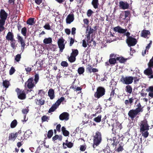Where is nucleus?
<instances>
[{"label": "nucleus", "mask_w": 153, "mask_h": 153, "mask_svg": "<svg viewBox=\"0 0 153 153\" xmlns=\"http://www.w3.org/2000/svg\"><path fill=\"white\" fill-rule=\"evenodd\" d=\"M74 20L73 14H69L66 18V22L67 24H70Z\"/></svg>", "instance_id": "20"}, {"label": "nucleus", "mask_w": 153, "mask_h": 153, "mask_svg": "<svg viewBox=\"0 0 153 153\" xmlns=\"http://www.w3.org/2000/svg\"><path fill=\"white\" fill-rule=\"evenodd\" d=\"M152 41L151 40L150 41V43L147 45L146 47V50H149V49L151 47V45L152 44Z\"/></svg>", "instance_id": "62"}, {"label": "nucleus", "mask_w": 153, "mask_h": 153, "mask_svg": "<svg viewBox=\"0 0 153 153\" xmlns=\"http://www.w3.org/2000/svg\"><path fill=\"white\" fill-rule=\"evenodd\" d=\"M61 127V125L60 124H59L57 125L56 127V129L57 131L59 132H60V128Z\"/></svg>", "instance_id": "64"}, {"label": "nucleus", "mask_w": 153, "mask_h": 153, "mask_svg": "<svg viewBox=\"0 0 153 153\" xmlns=\"http://www.w3.org/2000/svg\"><path fill=\"white\" fill-rule=\"evenodd\" d=\"M133 77L132 76H122L120 79V81L126 85H129L131 84L133 82Z\"/></svg>", "instance_id": "9"}, {"label": "nucleus", "mask_w": 153, "mask_h": 153, "mask_svg": "<svg viewBox=\"0 0 153 153\" xmlns=\"http://www.w3.org/2000/svg\"><path fill=\"white\" fill-rule=\"evenodd\" d=\"M71 87L74 89V91H81L82 89V88L80 87H77L76 88V86L74 87V86H71Z\"/></svg>", "instance_id": "51"}, {"label": "nucleus", "mask_w": 153, "mask_h": 153, "mask_svg": "<svg viewBox=\"0 0 153 153\" xmlns=\"http://www.w3.org/2000/svg\"><path fill=\"white\" fill-rule=\"evenodd\" d=\"M64 100L65 98L63 97H61L60 98L58 99L49 109L48 111V113H50L54 111L58 107L61 103Z\"/></svg>", "instance_id": "8"}, {"label": "nucleus", "mask_w": 153, "mask_h": 153, "mask_svg": "<svg viewBox=\"0 0 153 153\" xmlns=\"http://www.w3.org/2000/svg\"><path fill=\"white\" fill-rule=\"evenodd\" d=\"M102 109L101 106L99 104L95 108V110H96V113H100L102 111Z\"/></svg>", "instance_id": "44"}, {"label": "nucleus", "mask_w": 153, "mask_h": 153, "mask_svg": "<svg viewBox=\"0 0 153 153\" xmlns=\"http://www.w3.org/2000/svg\"><path fill=\"white\" fill-rule=\"evenodd\" d=\"M6 20L4 19H0V27L3 29H5L4 27L5 24V22Z\"/></svg>", "instance_id": "41"}, {"label": "nucleus", "mask_w": 153, "mask_h": 153, "mask_svg": "<svg viewBox=\"0 0 153 153\" xmlns=\"http://www.w3.org/2000/svg\"><path fill=\"white\" fill-rule=\"evenodd\" d=\"M48 95L50 99H53L55 97L54 90L52 88L50 89L48 92Z\"/></svg>", "instance_id": "21"}, {"label": "nucleus", "mask_w": 153, "mask_h": 153, "mask_svg": "<svg viewBox=\"0 0 153 153\" xmlns=\"http://www.w3.org/2000/svg\"><path fill=\"white\" fill-rule=\"evenodd\" d=\"M118 143L119 144V147L115 149V151L118 152H122L124 149L123 148L124 144L122 142L120 141H119Z\"/></svg>", "instance_id": "24"}, {"label": "nucleus", "mask_w": 153, "mask_h": 153, "mask_svg": "<svg viewBox=\"0 0 153 153\" xmlns=\"http://www.w3.org/2000/svg\"><path fill=\"white\" fill-rule=\"evenodd\" d=\"M17 39L18 40V41L20 43L22 49L24 50L26 45L25 40L19 34H17Z\"/></svg>", "instance_id": "14"}, {"label": "nucleus", "mask_w": 153, "mask_h": 153, "mask_svg": "<svg viewBox=\"0 0 153 153\" xmlns=\"http://www.w3.org/2000/svg\"><path fill=\"white\" fill-rule=\"evenodd\" d=\"M92 4L94 8H97L99 5L98 0H92Z\"/></svg>", "instance_id": "34"}, {"label": "nucleus", "mask_w": 153, "mask_h": 153, "mask_svg": "<svg viewBox=\"0 0 153 153\" xmlns=\"http://www.w3.org/2000/svg\"><path fill=\"white\" fill-rule=\"evenodd\" d=\"M25 70L27 72V74H28L30 73L31 71L32 70V68L27 67V68H25Z\"/></svg>", "instance_id": "59"}, {"label": "nucleus", "mask_w": 153, "mask_h": 153, "mask_svg": "<svg viewBox=\"0 0 153 153\" xmlns=\"http://www.w3.org/2000/svg\"><path fill=\"white\" fill-rule=\"evenodd\" d=\"M17 124V122L16 120H14L10 124V127L12 128H14L16 127Z\"/></svg>", "instance_id": "42"}, {"label": "nucleus", "mask_w": 153, "mask_h": 153, "mask_svg": "<svg viewBox=\"0 0 153 153\" xmlns=\"http://www.w3.org/2000/svg\"><path fill=\"white\" fill-rule=\"evenodd\" d=\"M29 111V109L28 108V107H27V108H24L22 110V113L26 115L27 114Z\"/></svg>", "instance_id": "49"}, {"label": "nucleus", "mask_w": 153, "mask_h": 153, "mask_svg": "<svg viewBox=\"0 0 153 153\" xmlns=\"http://www.w3.org/2000/svg\"><path fill=\"white\" fill-rule=\"evenodd\" d=\"M68 60L71 63H72L74 62L76 60V58L75 56L71 55V54L70 56H68Z\"/></svg>", "instance_id": "40"}, {"label": "nucleus", "mask_w": 153, "mask_h": 153, "mask_svg": "<svg viewBox=\"0 0 153 153\" xmlns=\"http://www.w3.org/2000/svg\"><path fill=\"white\" fill-rule=\"evenodd\" d=\"M108 142H109L110 141H111L112 143H111V145H112L113 146L115 145V146L117 145V141L115 142L114 141H112V139H110L108 140Z\"/></svg>", "instance_id": "50"}, {"label": "nucleus", "mask_w": 153, "mask_h": 153, "mask_svg": "<svg viewBox=\"0 0 153 153\" xmlns=\"http://www.w3.org/2000/svg\"><path fill=\"white\" fill-rule=\"evenodd\" d=\"M143 107L142 106L140 102L138 103L136 105L135 109L130 110L128 113V118H130L132 120L136 117V118H138L139 116H137L140 114V112L143 111Z\"/></svg>", "instance_id": "2"}, {"label": "nucleus", "mask_w": 153, "mask_h": 153, "mask_svg": "<svg viewBox=\"0 0 153 153\" xmlns=\"http://www.w3.org/2000/svg\"><path fill=\"white\" fill-rule=\"evenodd\" d=\"M74 146V143L71 142H68V143H62V147L64 149H66L67 147L69 148H72Z\"/></svg>", "instance_id": "19"}, {"label": "nucleus", "mask_w": 153, "mask_h": 153, "mask_svg": "<svg viewBox=\"0 0 153 153\" xmlns=\"http://www.w3.org/2000/svg\"><path fill=\"white\" fill-rule=\"evenodd\" d=\"M120 8L123 10L128 9L130 8V4L126 1H121L119 3Z\"/></svg>", "instance_id": "12"}, {"label": "nucleus", "mask_w": 153, "mask_h": 153, "mask_svg": "<svg viewBox=\"0 0 153 153\" xmlns=\"http://www.w3.org/2000/svg\"><path fill=\"white\" fill-rule=\"evenodd\" d=\"M116 94L115 93V89L112 88L110 94V97L108 99H107L106 101H111L114 96V95Z\"/></svg>", "instance_id": "26"}, {"label": "nucleus", "mask_w": 153, "mask_h": 153, "mask_svg": "<svg viewBox=\"0 0 153 153\" xmlns=\"http://www.w3.org/2000/svg\"><path fill=\"white\" fill-rule=\"evenodd\" d=\"M86 145H82L80 146L79 149L82 151H84L86 148Z\"/></svg>", "instance_id": "53"}, {"label": "nucleus", "mask_w": 153, "mask_h": 153, "mask_svg": "<svg viewBox=\"0 0 153 153\" xmlns=\"http://www.w3.org/2000/svg\"><path fill=\"white\" fill-rule=\"evenodd\" d=\"M21 58V54H18L15 56V60L17 62H19L20 61Z\"/></svg>", "instance_id": "48"}, {"label": "nucleus", "mask_w": 153, "mask_h": 153, "mask_svg": "<svg viewBox=\"0 0 153 153\" xmlns=\"http://www.w3.org/2000/svg\"><path fill=\"white\" fill-rule=\"evenodd\" d=\"M27 32V29L26 27H24L22 29L21 33L23 36H26Z\"/></svg>", "instance_id": "45"}, {"label": "nucleus", "mask_w": 153, "mask_h": 153, "mask_svg": "<svg viewBox=\"0 0 153 153\" xmlns=\"http://www.w3.org/2000/svg\"><path fill=\"white\" fill-rule=\"evenodd\" d=\"M125 90L126 92L131 94L132 91V88L131 85H129L126 86L125 87Z\"/></svg>", "instance_id": "29"}, {"label": "nucleus", "mask_w": 153, "mask_h": 153, "mask_svg": "<svg viewBox=\"0 0 153 153\" xmlns=\"http://www.w3.org/2000/svg\"><path fill=\"white\" fill-rule=\"evenodd\" d=\"M74 42V39L72 38H71L69 44V45L70 46H72Z\"/></svg>", "instance_id": "63"}, {"label": "nucleus", "mask_w": 153, "mask_h": 153, "mask_svg": "<svg viewBox=\"0 0 153 153\" xmlns=\"http://www.w3.org/2000/svg\"><path fill=\"white\" fill-rule=\"evenodd\" d=\"M126 42L128 46L130 47L134 46L137 44V41L136 39L129 37L126 39Z\"/></svg>", "instance_id": "10"}, {"label": "nucleus", "mask_w": 153, "mask_h": 153, "mask_svg": "<svg viewBox=\"0 0 153 153\" xmlns=\"http://www.w3.org/2000/svg\"><path fill=\"white\" fill-rule=\"evenodd\" d=\"M34 18H29L27 21V23L30 25H32L34 23Z\"/></svg>", "instance_id": "43"}, {"label": "nucleus", "mask_w": 153, "mask_h": 153, "mask_svg": "<svg viewBox=\"0 0 153 153\" xmlns=\"http://www.w3.org/2000/svg\"><path fill=\"white\" fill-rule=\"evenodd\" d=\"M34 76V82H33V78L32 77L29 78L27 81L25 82V85H27V87L29 89L33 88L39 81V74H36Z\"/></svg>", "instance_id": "4"}, {"label": "nucleus", "mask_w": 153, "mask_h": 153, "mask_svg": "<svg viewBox=\"0 0 153 153\" xmlns=\"http://www.w3.org/2000/svg\"><path fill=\"white\" fill-rule=\"evenodd\" d=\"M14 36L13 33L11 31H9L7 33L6 36V39L8 41H12L14 39Z\"/></svg>", "instance_id": "17"}, {"label": "nucleus", "mask_w": 153, "mask_h": 153, "mask_svg": "<svg viewBox=\"0 0 153 153\" xmlns=\"http://www.w3.org/2000/svg\"><path fill=\"white\" fill-rule=\"evenodd\" d=\"M86 70L88 72L91 73L92 72L95 73L98 72V70L96 68H94L91 65H88L86 68Z\"/></svg>", "instance_id": "18"}, {"label": "nucleus", "mask_w": 153, "mask_h": 153, "mask_svg": "<svg viewBox=\"0 0 153 153\" xmlns=\"http://www.w3.org/2000/svg\"><path fill=\"white\" fill-rule=\"evenodd\" d=\"M49 120L50 117L45 115L43 116L41 118V121L42 123L45 121L48 122Z\"/></svg>", "instance_id": "39"}, {"label": "nucleus", "mask_w": 153, "mask_h": 153, "mask_svg": "<svg viewBox=\"0 0 153 153\" xmlns=\"http://www.w3.org/2000/svg\"><path fill=\"white\" fill-rule=\"evenodd\" d=\"M125 14L124 18L123 19H125L126 17H128L130 14V12L128 11H126L123 12Z\"/></svg>", "instance_id": "52"}, {"label": "nucleus", "mask_w": 153, "mask_h": 153, "mask_svg": "<svg viewBox=\"0 0 153 153\" xmlns=\"http://www.w3.org/2000/svg\"><path fill=\"white\" fill-rule=\"evenodd\" d=\"M61 65L63 67H67L68 66V64L66 61H63L61 62Z\"/></svg>", "instance_id": "56"}, {"label": "nucleus", "mask_w": 153, "mask_h": 153, "mask_svg": "<svg viewBox=\"0 0 153 153\" xmlns=\"http://www.w3.org/2000/svg\"><path fill=\"white\" fill-rule=\"evenodd\" d=\"M21 133V131L19 130L18 131L16 132L15 133H11L10 134H9L8 140H12L14 141L17 137L18 134Z\"/></svg>", "instance_id": "13"}, {"label": "nucleus", "mask_w": 153, "mask_h": 153, "mask_svg": "<svg viewBox=\"0 0 153 153\" xmlns=\"http://www.w3.org/2000/svg\"><path fill=\"white\" fill-rule=\"evenodd\" d=\"M65 39L61 38L59 39L57 41V44L59 48V52H62L63 50L65 48V44L64 43Z\"/></svg>", "instance_id": "11"}, {"label": "nucleus", "mask_w": 153, "mask_h": 153, "mask_svg": "<svg viewBox=\"0 0 153 153\" xmlns=\"http://www.w3.org/2000/svg\"><path fill=\"white\" fill-rule=\"evenodd\" d=\"M116 58H110L109 59V62L110 65H114L116 63Z\"/></svg>", "instance_id": "36"}, {"label": "nucleus", "mask_w": 153, "mask_h": 153, "mask_svg": "<svg viewBox=\"0 0 153 153\" xmlns=\"http://www.w3.org/2000/svg\"><path fill=\"white\" fill-rule=\"evenodd\" d=\"M10 85V83L7 80H3V85L6 88V89L8 88Z\"/></svg>", "instance_id": "32"}, {"label": "nucleus", "mask_w": 153, "mask_h": 153, "mask_svg": "<svg viewBox=\"0 0 153 153\" xmlns=\"http://www.w3.org/2000/svg\"><path fill=\"white\" fill-rule=\"evenodd\" d=\"M116 59L121 63H125L127 60V59H125L123 57H116Z\"/></svg>", "instance_id": "37"}, {"label": "nucleus", "mask_w": 153, "mask_h": 153, "mask_svg": "<svg viewBox=\"0 0 153 153\" xmlns=\"http://www.w3.org/2000/svg\"><path fill=\"white\" fill-rule=\"evenodd\" d=\"M62 133L64 136H68L69 135V131L66 130L65 131H63V132H62Z\"/></svg>", "instance_id": "61"}, {"label": "nucleus", "mask_w": 153, "mask_h": 153, "mask_svg": "<svg viewBox=\"0 0 153 153\" xmlns=\"http://www.w3.org/2000/svg\"><path fill=\"white\" fill-rule=\"evenodd\" d=\"M102 140V134L99 131H97L93 136V147L94 148L100 143Z\"/></svg>", "instance_id": "5"}, {"label": "nucleus", "mask_w": 153, "mask_h": 153, "mask_svg": "<svg viewBox=\"0 0 153 153\" xmlns=\"http://www.w3.org/2000/svg\"><path fill=\"white\" fill-rule=\"evenodd\" d=\"M38 94H40V95L42 96H44L45 94V91H44L43 90H39V92H38Z\"/></svg>", "instance_id": "55"}, {"label": "nucleus", "mask_w": 153, "mask_h": 153, "mask_svg": "<svg viewBox=\"0 0 153 153\" xmlns=\"http://www.w3.org/2000/svg\"><path fill=\"white\" fill-rule=\"evenodd\" d=\"M62 139V136L61 135L56 134L52 137V141L55 142L56 140H58L59 141H61Z\"/></svg>", "instance_id": "27"}, {"label": "nucleus", "mask_w": 153, "mask_h": 153, "mask_svg": "<svg viewBox=\"0 0 153 153\" xmlns=\"http://www.w3.org/2000/svg\"><path fill=\"white\" fill-rule=\"evenodd\" d=\"M44 27L46 30H50L51 29L50 25L49 23H46L44 26Z\"/></svg>", "instance_id": "58"}, {"label": "nucleus", "mask_w": 153, "mask_h": 153, "mask_svg": "<svg viewBox=\"0 0 153 153\" xmlns=\"http://www.w3.org/2000/svg\"><path fill=\"white\" fill-rule=\"evenodd\" d=\"M15 71L14 68L13 67H11L9 71L10 75H12L15 72Z\"/></svg>", "instance_id": "54"}, {"label": "nucleus", "mask_w": 153, "mask_h": 153, "mask_svg": "<svg viewBox=\"0 0 153 153\" xmlns=\"http://www.w3.org/2000/svg\"><path fill=\"white\" fill-rule=\"evenodd\" d=\"M150 33L149 31L146 30H143L141 32V36L144 38H148V35H150Z\"/></svg>", "instance_id": "22"}, {"label": "nucleus", "mask_w": 153, "mask_h": 153, "mask_svg": "<svg viewBox=\"0 0 153 153\" xmlns=\"http://www.w3.org/2000/svg\"><path fill=\"white\" fill-rule=\"evenodd\" d=\"M148 68L144 70V74L147 76L149 79L153 78V56L148 63Z\"/></svg>", "instance_id": "3"}, {"label": "nucleus", "mask_w": 153, "mask_h": 153, "mask_svg": "<svg viewBox=\"0 0 153 153\" xmlns=\"http://www.w3.org/2000/svg\"><path fill=\"white\" fill-rule=\"evenodd\" d=\"M105 89L103 87L99 86L96 89V91L95 92L94 96L97 99L103 96L105 94Z\"/></svg>", "instance_id": "7"}, {"label": "nucleus", "mask_w": 153, "mask_h": 153, "mask_svg": "<svg viewBox=\"0 0 153 153\" xmlns=\"http://www.w3.org/2000/svg\"><path fill=\"white\" fill-rule=\"evenodd\" d=\"M147 91L149 92V96L151 98H153V86H151L149 87Z\"/></svg>", "instance_id": "28"}, {"label": "nucleus", "mask_w": 153, "mask_h": 153, "mask_svg": "<svg viewBox=\"0 0 153 153\" xmlns=\"http://www.w3.org/2000/svg\"><path fill=\"white\" fill-rule=\"evenodd\" d=\"M72 51L71 54L75 57H76L79 54V51L77 49H72Z\"/></svg>", "instance_id": "33"}, {"label": "nucleus", "mask_w": 153, "mask_h": 153, "mask_svg": "<svg viewBox=\"0 0 153 153\" xmlns=\"http://www.w3.org/2000/svg\"><path fill=\"white\" fill-rule=\"evenodd\" d=\"M93 13V12L92 10H88L87 12V15L88 17H90Z\"/></svg>", "instance_id": "60"}, {"label": "nucleus", "mask_w": 153, "mask_h": 153, "mask_svg": "<svg viewBox=\"0 0 153 153\" xmlns=\"http://www.w3.org/2000/svg\"><path fill=\"white\" fill-rule=\"evenodd\" d=\"M35 102L37 105H42L44 104L45 103V100L42 98L40 99H36L35 100Z\"/></svg>", "instance_id": "25"}, {"label": "nucleus", "mask_w": 153, "mask_h": 153, "mask_svg": "<svg viewBox=\"0 0 153 153\" xmlns=\"http://www.w3.org/2000/svg\"><path fill=\"white\" fill-rule=\"evenodd\" d=\"M8 14L4 10H1L0 12V18L6 20L8 16Z\"/></svg>", "instance_id": "23"}, {"label": "nucleus", "mask_w": 153, "mask_h": 153, "mask_svg": "<svg viewBox=\"0 0 153 153\" xmlns=\"http://www.w3.org/2000/svg\"><path fill=\"white\" fill-rule=\"evenodd\" d=\"M43 43L45 44H50L52 42V39L51 38H45L43 40Z\"/></svg>", "instance_id": "30"}, {"label": "nucleus", "mask_w": 153, "mask_h": 153, "mask_svg": "<svg viewBox=\"0 0 153 153\" xmlns=\"http://www.w3.org/2000/svg\"><path fill=\"white\" fill-rule=\"evenodd\" d=\"M134 79V84H136L138 82L140 79V78L139 77H137V76L134 77H133V80Z\"/></svg>", "instance_id": "57"}, {"label": "nucleus", "mask_w": 153, "mask_h": 153, "mask_svg": "<svg viewBox=\"0 0 153 153\" xmlns=\"http://www.w3.org/2000/svg\"><path fill=\"white\" fill-rule=\"evenodd\" d=\"M85 71V69L83 67H79L78 69V72L79 74H82Z\"/></svg>", "instance_id": "47"}, {"label": "nucleus", "mask_w": 153, "mask_h": 153, "mask_svg": "<svg viewBox=\"0 0 153 153\" xmlns=\"http://www.w3.org/2000/svg\"><path fill=\"white\" fill-rule=\"evenodd\" d=\"M10 46L13 49H16V41L14 39L12 41H10Z\"/></svg>", "instance_id": "35"}, {"label": "nucleus", "mask_w": 153, "mask_h": 153, "mask_svg": "<svg viewBox=\"0 0 153 153\" xmlns=\"http://www.w3.org/2000/svg\"><path fill=\"white\" fill-rule=\"evenodd\" d=\"M53 134V131L52 129L49 130L48 133L47 137L48 138H51Z\"/></svg>", "instance_id": "46"}, {"label": "nucleus", "mask_w": 153, "mask_h": 153, "mask_svg": "<svg viewBox=\"0 0 153 153\" xmlns=\"http://www.w3.org/2000/svg\"><path fill=\"white\" fill-rule=\"evenodd\" d=\"M15 91L17 93L18 98L21 100H24L26 99V94L28 93L29 90L26 89L22 90L17 88L16 89Z\"/></svg>", "instance_id": "6"}, {"label": "nucleus", "mask_w": 153, "mask_h": 153, "mask_svg": "<svg viewBox=\"0 0 153 153\" xmlns=\"http://www.w3.org/2000/svg\"><path fill=\"white\" fill-rule=\"evenodd\" d=\"M134 99L133 97H131L129 99V100H126L124 103L126 105H128L129 104L131 105L133 102Z\"/></svg>", "instance_id": "31"}, {"label": "nucleus", "mask_w": 153, "mask_h": 153, "mask_svg": "<svg viewBox=\"0 0 153 153\" xmlns=\"http://www.w3.org/2000/svg\"><path fill=\"white\" fill-rule=\"evenodd\" d=\"M139 125L140 127V132L142 135L145 138H147L149 135L148 131L149 129L147 120L146 119H144L139 123Z\"/></svg>", "instance_id": "1"}, {"label": "nucleus", "mask_w": 153, "mask_h": 153, "mask_svg": "<svg viewBox=\"0 0 153 153\" xmlns=\"http://www.w3.org/2000/svg\"><path fill=\"white\" fill-rule=\"evenodd\" d=\"M69 114L66 112H64L60 114L59 116V118L61 120H68L69 119Z\"/></svg>", "instance_id": "15"}, {"label": "nucleus", "mask_w": 153, "mask_h": 153, "mask_svg": "<svg viewBox=\"0 0 153 153\" xmlns=\"http://www.w3.org/2000/svg\"><path fill=\"white\" fill-rule=\"evenodd\" d=\"M114 30L115 32H117L120 33H124L126 32L127 29H123L119 26H117L114 28Z\"/></svg>", "instance_id": "16"}, {"label": "nucleus", "mask_w": 153, "mask_h": 153, "mask_svg": "<svg viewBox=\"0 0 153 153\" xmlns=\"http://www.w3.org/2000/svg\"><path fill=\"white\" fill-rule=\"evenodd\" d=\"M102 115H99L97 117L94 118V121L97 123L100 122L101 121Z\"/></svg>", "instance_id": "38"}]
</instances>
